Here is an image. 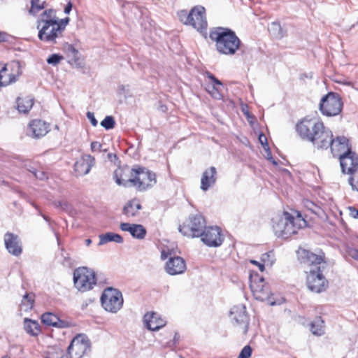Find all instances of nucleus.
Here are the masks:
<instances>
[{
    "mask_svg": "<svg viewBox=\"0 0 358 358\" xmlns=\"http://www.w3.org/2000/svg\"><path fill=\"white\" fill-rule=\"evenodd\" d=\"M296 129L303 139L312 142L317 149H327L329 138L333 136L317 118H304L296 124Z\"/></svg>",
    "mask_w": 358,
    "mask_h": 358,
    "instance_id": "nucleus-1",
    "label": "nucleus"
},
{
    "mask_svg": "<svg viewBox=\"0 0 358 358\" xmlns=\"http://www.w3.org/2000/svg\"><path fill=\"white\" fill-rule=\"evenodd\" d=\"M306 222L297 212L296 216H293L287 212L277 215L272 218V228L278 237L288 238L304 226Z\"/></svg>",
    "mask_w": 358,
    "mask_h": 358,
    "instance_id": "nucleus-2",
    "label": "nucleus"
},
{
    "mask_svg": "<svg viewBox=\"0 0 358 358\" xmlns=\"http://www.w3.org/2000/svg\"><path fill=\"white\" fill-rule=\"evenodd\" d=\"M210 38L215 43L217 50L225 55H234L241 45V41L236 33L228 28H214L210 32Z\"/></svg>",
    "mask_w": 358,
    "mask_h": 358,
    "instance_id": "nucleus-3",
    "label": "nucleus"
},
{
    "mask_svg": "<svg viewBox=\"0 0 358 358\" xmlns=\"http://www.w3.org/2000/svg\"><path fill=\"white\" fill-rule=\"evenodd\" d=\"M131 186L138 191H145L152 187L157 182L156 174L145 167L136 165L131 170Z\"/></svg>",
    "mask_w": 358,
    "mask_h": 358,
    "instance_id": "nucleus-4",
    "label": "nucleus"
},
{
    "mask_svg": "<svg viewBox=\"0 0 358 358\" xmlns=\"http://www.w3.org/2000/svg\"><path fill=\"white\" fill-rule=\"evenodd\" d=\"M206 227L204 217L201 214L191 215L188 219L178 227L179 231L184 236L195 238L202 234Z\"/></svg>",
    "mask_w": 358,
    "mask_h": 358,
    "instance_id": "nucleus-5",
    "label": "nucleus"
},
{
    "mask_svg": "<svg viewBox=\"0 0 358 358\" xmlns=\"http://www.w3.org/2000/svg\"><path fill=\"white\" fill-rule=\"evenodd\" d=\"M73 282L80 292L92 289L96 283L95 273L87 267H80L73 272Z\"/></svg>",
    "mask_w": 358,
    "mask_h": 358,
    "instance_id": "nucleus-6",
    "label": "nucleus"
},
{
    "mask_svg": "<svg viewBox=\"0 0 358 358\" xmlns=\"http://www.w3.org/2000/svg\"><path fill=\"white\" fill-rule=\"evenodd\" d=\"M343 105L341 97L338 94L329 92L321 99L319 109L324 115L336 116L341 112Z\"/></svg>",
    "mask_w": 358,
    "mask_h": 358,
    "instance_id": "nucleus-7",
    "label": "nucleus"
},
{
    "mask_svg": "<svg viewBox=\"0 0 358 358\" xmlns=\"http://www.w3.org/2000/svg\"><path fill=\"white\" fill-rule=\"evenodd\" d=\"M123 301L121 292L113 287L106 289L101 297L103 308L112 313H116L122 308Z\"/></svg>",
    "mask_w": 358,
    "mask_h": 358,
    "instance_id": "nucleus-8",
    "label": "nucleus"
},
{
    "mask_svg": "<svg viewBox=\"0 0 358 358\" xmlns=\"http://www.w3.org/2000/svg\"><path fill=\"white\" fill-rule=\"evenodd\" d=\"M38 29V37L48 43H57V39L62 37L63 33L56 21L46 20Z\"/></svg>",
    "mask_w": 358,
    "mask_h": 358,
    "instance_id": "nucleus-9",
    "label": "nucleus"
},
{
    "mask_svg": "<svg viewBox=\"0 0 358 358\" xmlns=\"http://www.w3.org/2000/svg\"><path fill=\"white\" fill-rule=\"evenodd\" d=\"M90 350V341L83 334H78L73 338L67 349L68 358H82Z\"/></svg>",
    "mask_w": 358,
    "mask_h": 358,
    "instance_id": "nucleus-10",
    "label": "nucleus"
},
{
    "mask_svg": "<svg viewBox=\"0 0 358 358\" xmlns=\"http://www.w3.org/2000/svg\"><path fill=\"white\" fill-rule=\"evenodd\" d=\"M323 270L321 266L316 269H309L306 282L308 289L315 293H320L324 291L328 287V281L323 275Z\"/></svg>",
    "mask_w": 358,
    "mask_h": 358,
    "instance_id": "nucleus-11",
    "label": "nucleus"
},
{
    "mask_svg": "<svg viewBox=\"0 0 358 358\" xmlns=\"http://www.w3.org/2000/svg\"><path fill=\"white\" fill-rule=\"evenodd\" d=\"M229 317L233 324L238 327L243 334L248 332L249 317L244 305L238 304L233 306L230 310Z\"/></svg>",
    "mask_w": 358,
    "mask_h": 358,
    "instance_id": "nucleus-12",
    "label": "nucleus"
},
{
    "mask_svg": "<svg viewBox=\"0 0 358 358\" xmlns=\"http://www.w3.org/2000/svg\"><path fill=\"white\" fill-rule=\"evenodd\" d=\"M199 237L201 241L209 247H218L224 241L221 230L217 227H206Z\"/></svg>",
    "mask_w": 358,
    "mask_h": 358,
    "instance_id": "nucleus-13",
    "label": "nucleus"
},
{
    "mask_svg": "<svg viewBox=\"0 0 358 358\" xmlns=\"http://www.w3.org/2000/svg\"><path fill=\"white\" fill-rule=\"evenodd\" d=\"M191 20L189 25L200 32L206 31L208 22L206 17V9L202 6H196L190 10Z\"/></svg>",
    "mask_w": 358,
    "mask_h": 358,
    "instance_id": "nucleus-14",
    "label": "nucleus"
},
{
    "mask_svg": "<svg viewBox=\"0 0 358 358\" xmlns=\"http://www.w3.org/2000/svg\"><path fill=\"white\" fill-rule=\"evenodd\" d=\"M20 69V66L18 62L5 65L0 71V86H6L15 83L21 73Z\"/></svg>",
    "mask_w": 358,
    "mask_h": 358,
    "instance_id": "nucleus-15",
    "label": "nucleus"
},
{
    "mask_svg": "<svg viewBox=\"0 0 358 358\" xmlns=\"http://www.w3.org/2000/svg\"><path fill=\"white\" fill-rule=\"evenodd\" d=\"M250 287L257 300L263 301L269 299L271 292L269 285L264 282L263 278H260L259 281L251 280Z\"/></svg>",
    "mask_w": 358,
    "mask_h": 358,
    "instance_id": "nucleus-16",
    "label": "nucleus"
},
{
    "mask_svg": "<svg viewBox=\"0 0 358 358\" xmlns=\"http://www.w3.org/2000/svg\"><path fill=\"white\" fill-rule=\"evenodd\" d=\"M50 131L49 124L41 120H33L27 128V136L32 138H40L45 136Z\"/></svg>",
    "mask_w": 358,
    "mask_h": 358,
    "instance_id": "nucleus-17",
    "label": "nucleus"
},
{
    "mask_svg": "<svg viewBox=\"0 0 358 358\" xmlns=\"http://www.w3.org/2000/svg\"><path fill=\"white\" fill-rule=\"evenodd\" d=\"M298 254L301 263L305 266H310V269H316L318 266H321L322 269L324 268L325 263L323 262L322 257L306 250H301L298 252Z\"/></svg>",
    "mask_w": 358,
    "mask_h": 358,
    "instance_id": "nucleus-18",
    "label": "nucleus"
},
{
    "mask_svg": "<svg viewBox=\"0 0 358 358\" xmlns=\"http://www.w3.org/2000/svg\"><path fill=\"white\" fill-rule=\"evenodd\" d=\"M332 137L329 138L328 148H331V152L334 157H340L341 155L350 152V148L348 145V140L345 136H338L336 139Z\"/></svg>",
    "mask_w": 358,
    "mask_h": 358,
    "instance_id": "nucleus-19",
    "label": "nucleus"
},
{
    "mask_svg": "<svg viewBox=\"0 0 358 358\" xmlns=\"http://www.w3.org/2000/svg\"><path fill=\"white\" fill-rule=\"evenodd\" d=\"M340 164L343 173L353 174L358 166V157L357 155L350 151L339 157Z\"/></svg>",
    "mask_w": 358,
    "mask_h": 358,
    "instance_id": "nucleus-20",
    "label": "nucleus"
},
{
    "mask_svg": "<svg viewBox=\"0 0 358 358\" xmlns=\"http://www.w3.org/2000/svg\"><path fill=\"white\" fill-rule=\"evenodd\" d=\"M4 243L8 252L14 255L19 256L22 252V244L18 236L7 232L4 235Z\"/></svg>",
    "mask_w": 358,
    "mask_h": 358,
    "instance_id": "nucleus-21",
    "label": "nucleus"
},
{
    "mask_svg": "<svg viewBox=\"0 0 358 358\" xmlns=\"http://www.w3.org/2000/svg\"><path fill=\"white\" fill-rule=\"evenodd\" d=\"M95 164V159L90 155H83L74 164V170L79 176H85L90 173Z\"/></svg>",
    "mask_w": 358,
    "mask_h": 358,
    "instance_id": "nucleus-22",
    "label": "nucleus"
},
{
    "mask_svg": "<svg viewBox=\"0 0 358 358\" xmlns=\"http://www.w3.org/2000/svg\"><path fill=\"white\" fill-rule=\"evenodd\" d=\"M165 270L171 275L181 274L186 270L185 262L180 257H170L166 264Z\"/></svg>",
    "mask_w": 358,
    "mask_h": 358,
    "instance_id": "nucleus-23",
    "label": "nucleus"
},
{
    "mask_svg": "<svg viewBox=\"0 0 358 358\" xmlns=\"http://www.w3.org/2000/svg\"><path fill=\"white\" fill-rule=\"evenodd\" d=\"M145 326L150 331H157L166 324V322L159 314L151 312L146 313L143 317Z\"/></svg>",
    "mask_w": 358,
    "mask_h": 358,
    "instance_id": "nucleus-24",
    "label": "nucleus"
},
{
    "mask_svg": "<svg viewBox=\"0 0 358 358\" xmlns=\"http://www.w3.org/2000/svg\"><path fill=\"white\" fill-rule=\"evenodd\" d=\"M208 78L211 83L206 85V90L215 99H221L222 97V90L223 85L220 80L216 78L212 73H207Z\"/></svg>",
    "mask_w": 358,
    "mask_h": 358,
    "instance_id": "nucleus-25",
    "label": "nucleus"
},
{
    "mask_svg": "<svg viewBox=\"0 0 358 358\" xmlns=\"http://www.w3.org/2000/svg\"><path fill=\"white\" fill-rule=\"evenodd\" d=\"M217 180V170L214 166H210L205 170L201 178V189L207 191L211 186L214 185Z\"/></svg>",
    "mask_w": 358,
    "mask_h": 358,
    "instance_id": "nucleus-26",
    "label": "nucleus"
},
{
    "mask_svg": "<svg viewBox=\"0 0 358 358\" xmlns=\"http://www.w3.org/2000/svg\"><path fill=\"white\" fill-rule=\"evenodd\" d=\"M120 228L122 231L129 232L132 237L140 240L143 239L147 233L145 228L141 224L122 222Z\"/></svg>",
    "mask_w": 358,
    "mask_h": 358,
    "instance_id": "nucleus-27",
    "label": "nucleus"
},
{
    "mask_svg": "<svg viewBox=\"0 0 358 358\" xmlns=\"http://www.w3.org/2000/svg\"><path fill=\"white\" fill-rule=\"evenodd\" d=\"M41 321L46 325L58 328L69 327L67 322L60 320L56 315L50 312L45 313L41 315Z\"/></svg>",
    "mask_w": 358,
    "mask_h": 358,
    "instance_id": "nucleus-28",
    "label": "nucleus"
},
{
    "mask_svg": "<svg viewBox=\"0 0 358 358\" xmlns=\"http://www.w3.org/2000/svg\"><path fill=\"white\" fill-rule=\"evenodd\" d=\"M142 208L140 203L136 200H132L126 203L123 208V213L127 217H135L138 210Z\"/></svg>",
    "mask_w": 358,
    "mask_h": 358,
    "instance_id": "nucleus-29",
    "label": "nucleus"
},
{
    "mask_svg": "<svg viewBox=\"0 0 358 358\" xmlns=\"http://www.w3.org/2000/svg\"><path fill=\"white\" fill-rule=\"evenodd\" d=\"M34 99L30 97L18 98L17 99V108L20 113H27L32 108Z\"/></svg>",
    "mask_w": 358,
    "mask_h": 358,
    "instance_id": "nucleus-30",
    "label": "nucleus"
},
{
    "mask_svg": "<svg viewBox=\"0 0 358 358\" xmlns=\"http://www.w3.org/2000/svg\"><path fill=\"white\" fill-rule=\"evenodd\" d=\"M111 241L121 243L123 242V238L120 235L112 232L101 234L99 236V245H104Z\"/></svg>",
    "mask_w": 358,
    "mask_h": 358,
    "instance_id": "nucleus-31",
    "label": "nucleus"
},
{
    "mask_svg": "<svg viewBox=\"0 0 358 358\" xmlns=\"http://www.w3.org/2000/svg\"><path fill=\"white\" fill-rule=\"evenodd\" d=\"M310 329L313 335L322 336L324 334V322L321 317H316L310 323Z\"/></svg>",
    "mask_w": 358,
    "mask_h": 358,
    "instance_id": "nucleus-32",
    "label": "nucleus"
},
{
    "mask_svg": "<svg viewBox=\"0 0 358 358\" xmlns=\"http://www.w3.org/2000/svg\"><path fill=\"white\" fill-rule=\"evenodd\" d=\"M125 177L126 174L124 169L118 168L115 170L113 173V178L118 185L123 187L131 186V182L129 181V179H125Z\"/></svg>",
    "mask_w": 358,
    "mask_h": 358,
    "instance_id": "nucleus-33",
    "label": "nucleus"
},
{
    "mask_svg": "<svg viewBox=\"0 0 358 358\" xmlns=\"http://www.w3.org/2000/svg\"><path fill=\"white\" fill-rule=\"evenodd\" d=\"M24 326L26 332L33 336L38 335L41 331L39 324L28 318L24 319Z\"/></svg>",
    "mask_w": 358,
    "mask_h": 358,
    "instance_id": "nucleus-34",
    "label": "nucleus"
},
{
    "mask_svg": "<svg viewBox=\"0 0 358 358\" xmlns=\"http://www.w3.org/2000/svg\"><path fill=\"white\" fill-rule=\"evenodd\" d=\"M35 295L33 293L25 294L22 299L20 304L21 310L27 312L32 309L34 303Z\"/></svg>",
    "mask_w": 358,
    "mask_h": 358,
    "instance_id": "nucleus-35",
    "label": "nucleus"
},
{
    "mask_svg": "<svg viewBox=\"0 0 358 358\" xmlns=\"http://www.w3.org/2000/svg\"><path fill=\"white\" fill-rule=\"evenodd\" d=\"M56 12L54 9H47L41 15V19L37 21V29H39L42 23H45L46 20H52L57 22Z\"/></svg>",
    "mask_w": 358,
    "mask_h": 358,
    "instance_id": "nucleus-36",
    "label": "nucleus"
},
{
    "mask_svg": "<svg viewBox=\"0 0 358 358\" xmlns=\"http://www.w3.org/2000/svg\"><path fill=\"white\" fill-rule=\"evenodd\" d=\"M268 31L271 35L275 38L280 39L285 35L281 25L277 22H273L270 24Z\"/></svg>",
    "mask_w": 358,
    "mask_h": 358,
    "instance_id": "nucleus-37",
    "label": "nucleus"
},
{
    "mask_svg": "<svg viewBox=\"0 0 358 358\" xmlns=\"http://www.w3.org/2000/svg\"><path fill=\"white\" fill-rule=\"evenodd\" d=\"M46 2L41 0H31V8L29 13L31 15H36L39 11L45 8Z\"/></svg>",
    "mask_w": 358,
    "mask_h": 358,
    "instance_id": "nucleus-38",
    "label": "nucleus"
},
{
    "mask_svg": "<svg viewBox=\"0 0 358 358\" xmlns=\"http://www.w3.org/2000/svg\"><path fill=\"white\" fill-rule=\"evenodd\" d=\"M275 255L272 251L264 253L261 256V262H263L265 266H271L275 262Z\"/></svg>",
    "mask_w": 358,
    "mask_h": 358,
    "instance_id": "nucleus-39",
    "label": "nucleus"
},
{
    "mask_svg": "<svg viewBox=\"0 0 358 358\" xmlns=\"http://www.w3.org/2000/svg\"><path fill=\"white\" fill-rule=\"evenodd\" d=\"M64 352L60 348H51L44 355V358H63Z\"/></svg>",
    "mask_w": 358,
    "mask_h": 358,
    "instance_id": "nucleus-40",
    "label": "nucleus"
},
{
    "mask_svg": "<svg viewBox=\"0 0 358 358\" xmlns=\"http://www.w3.org/2000/svg\"><path fill=\"white\" fill-rule=\"evenodd\" d=\"M63 59L64 57L59 54H52L47 58L46 62L49 64L57 66Z\"/></svg>",
    "mask_w": 358,
    "mask_h": 358,
    "instance_id": "nucleus-41",
    "label": "nucleus"
},
{
    "mask_svg": "<svg viewBox=\"0 0 358 358\" xmlns=\"http://www.w3.org/2000/svg\"><path fill=\"white\" fill-rule=\"evenodd\" d=\"M115 122L112 116H106L101 122V125L106 129H111L115 127Z\"/></svg>",
    "mask_w": 358,
    "mask_h": 358,
    "instance_id": "nucleus-42",
    "label": "nucleus"
},
{
    "mask_svg": "<svg viewBox=\"0 0 358 358\" xmlns=\"http://www.w3.org/2000/svg\"><path fill=\"white\" fill-rule=\"evenodd\" d=\"M180 20L185 24L189 25V21L191 20L190 12L187 13L186 10H182L178 13Z\"/></svg>",
    "mask_w": 358,
    "mask_h": 358,
    "instance_id": "nucleus-43",
    "label": "nucleus"
},
{
    "mask_svg": "<svg viewBox=\"0 0 358 358\" xmlns=\"http://www.w3.org/2000/svg\"><path fill=\"white\" fill-rule=\"evenodd\" d=\"M252 348L250 345H245L241 351L237 358H250L252 355Z\"/></svg>",
    "mask_w": 358,
    "mask_h": 358,
    "instance_id": "nucleus-44",
    "label": "nucleus"
},
{
    "mask_svg": "<svg viewBox=\"0 0 358 358\" xmlns=\"http://www.w3.org/2000/svg\"><path fill=\"white\" fill-rule=\"evenodd\" d=\"M352 176L349 178V183L352 186L353 189L358 192V171H355Z\"/></svg>",
    "mask_w": 358,
    "mask_h": 358,
    "instance_id": "nucleus-45",
    "label": "nucleus"
},
{
    "mask_svg": "<svg viewBox=\"0 0 358 358\" xmlns=\"http://www.w3.org/2000/svg\"><path fill=\"white\" fill-rule=\"evenodd\" d=\"M69 20H70V19L68 17H65L64 19H62V20H59V18L57 17V22L58 25L60 27L61 31L62 33L64 31L66 25L69 22Z\"/></svg>",
    "mask_w": 358,
    "mask_h": 358,
    "instance_id": "nucleus-46",
    "label": "nucleus"
},
{
    "mask_svg": "<svg viewBox=\"0 0 358 358\" xmlns=\"http://www.w3.org/2000/svg\"><path fill=\"white\" fill-rule=\"evenodd\" d=\"M91 150L92 152H96V151L106 152V149H103L102 145L97 141H94L91 143Z\"/></svg>",
    "mask_w": 358,
    "mask_h": 358,
    "instance_id": "nucleus-47",
    "label": "nucleus"
},
{
    "mask_svg": "<svg viewBox=\"0 0 358 358\" xmlns=\"http://www.w3.org/2000/svg\"><path fill=\"white\" fill-rule=\"evenodd\" d=\"M62 209L67 213H69L70 215H73L75 213V210L73 209L71 206L67 202V201H63Z\"/></svg>",
    "mask_w": 358,
    "mask_h": 358,
    "instance_id": "nucleus-48",
    "label": "nucleus"
},
{
    "mask_svg": "<svg viewBox=\"0 0 358 358\" xmlns=\"http://www.w3.org/2000/svg\"><path fill=\"white\" fill-rule=\"evenodd\" d=\"M87 117L90 121L92 126L96 127L98 124V122L94 117V113L88 111L87 113Z\"/></svg>",
    "mask_w": 358,
    "mask_h": 358,
    "instance_id": "nucleus-49",
    "label": "nucleus"
},
{
    "mask_svg": "<svg viewBox=\"0 0 358 358\" xmlns=\"http://www.w3.org/2000/svg\"><path fill=\"white\" fill-rule=\"evenodd\" d=\"M348 210L350 217L355 219L358 218V210L357 208L352 206H350L348 208Z\"/></svg>",
    "mask_w": 358,
    "mask_h": 358,
    "instance_id": "nucleus-50",
    "label": "nucleus"
},
{
    "mask_svg": "<svg viewBox=\"0 0 358 358\" xmlns=\"http://www.w3.org/2000/svg\"><path fill=\"white\" fill-rule=\"evenodd\" d=\"M34 176L40 180H44L47 178L46 173L43 171H33Z\"/></svg>",
    "mask_w": 358,
    "mask_h": 358,
    "instance_id": "nucleus-51",
    "label": "nucleus"
},
{
    "mask_svg": "<svg viewBox=\"0 0 358 358\" xmlns=\"http://www.w3.org/2000/svg\"><path fill=\"white\" fill-rule=\"evenodd\" d=\"M348 255H349L350 257H351L354 259L358 261V250L350 249L348 251Z\"/></svg>",
    "mask_w": 358,
    "mask_h": 358,
    "instance_id": "nucleus-52",
    "label": "nucleus"
},
{
    "mask_svg": "<svg viewBox=\"0 0 358 358\" xmlns=\"http://www.w3.org/2000/svg\"><path fill=\"white\" fill-rule=\"evenodd\" d=\"M250 262L254 264V265H256L258 266L259 269L262 272L264 271V268H265V265L263 262H259L256 260H250Z\"/></svg>",
    "mask_w": 358,
    "mask_h": 358,
    "instance_id": "nucleus-53",
    "label": "nucleus"
},
{
    "mask_svg": "<svg viewBox=\"0 0 358 358\" xmlns=\"http://www.w3.org/2000/svg\"><path fill=\"white\" fill-rule=\"evenodd\" d=\"M259 141L261 143V144L264 146V148H266V146L268 145L266 136L264 134H260L259 136Z\"/></svg>",
    "mask_w": 358,
    "mask_h": 358,
    "instance_id": "nucleus-54",
    "label": "nucleus"
},
{
    "mask_svg": "<svg viewBox=\"0 0 358 358\" xmlns=\"http://www.w3.org/2000/svg\"><path fill=\"white\" fill-rule=\"evenodd\" d=\"M72 7H73L72 3L71 1H69L64 8V13L66 14H69L71 12Z\"/></svg>",
    "mask_w": 358,
    "mask_h": 358,
    "instance_id": "nucleus-55",
    "label": "nucleus"
},
{
    "mask_svg": "<svg viewBox=\"0 0 358 358\" xmlns=\"http://www.w3.org/2000/svg\"><path fill=\"white\" fill-rule=\"evenodd\" d=\"M169 256V252H166V250H163L161 252V258L162 259H165L168 257Z\"/></svg>",
    "mask_w": 358,
    "mask_h": 358,
    "instance_id": "nucleus-56",
    "label": "nucleus"
},
{
    "mask_svg": "<svg viewBox=\"0 0 358 358\" xmlns=\"http://www.w3.org/2000/svg\"><path fill=\"white\" fill-rule=\"evenodd\" d=\"M62 203H63V201H55V202H54V205L57 208H62Z\"/></svg>",
    "mask_w": 358,
    "mask_h": 358,
    "instance_id": "nucleus-57",
    "label": "nucleus"
},
{
    "mask_svg": "<svg viewBox=\"0 0 358 358\" xmlns=\"http://www.w3.org/2000/svg\"><path fill=\"white\" fill-rule=\"evenodd\" d=\"M69 50L71 51L74 56L78 54V50H76L73 46L71 45L69 47Z\"/></svg>",
    "mask_w": 358,
    "mask_h": 358,
    "instance_id": "nucleus-58",
    "label": "nucleus"
},
{
    "mask_svg": "<svg viewBox=\"0 0 358 358\" xmlns=\"http://www.w3.org/2000/svg\"><path fill=\"white\" fill-rule=\"evenodd\" d=\"M178 339H179V335L177 333H176L175 336H174V338H173L174 342L175 343L178 342Z\"/></svg>",
    "mask_w": 358,
    "mask_h": 358,
    "instance_id": "nucleus-59",
    "label": "nucleus"
},
{
    "mask_svg": "<svg viewBox=\"0 0 358 358\" xmlns=\"http://www.w3.org/2000/svg\"><path fill=\"white\" fill-rule=\"evenodd\" d=\"M92 243V240L90 238H87L85 240V244L87 246H89Z\"/></svg>",
    "mask_w": 358,
    "mask_h": 358,
    "instance_id": "nucleus-60",
    "label": "nucleus"
},
{
    "mask_svg": "<svg viewBox=\"0 0 358 358\" xmlns=\"http://www.w3.org/2000/svg\"><path fill=\"white\" fill-rule=\"evenodd\" d=\"M268 159H270L273 164H275V165L277 164V162L275 160H273V158L271 157H269Z\"/></svg>",
    "mask_w": 358,
    "mask_h": 358,
    "instance_id": "nucleus-61",
    "label": "nucleus"
},
{
    "mask_svg": "<svg viewBox=\"0 0 358 358\" xmlns=\"http://www.w3.org/2000/svg\"><path fill=\"white\" fill-rule=\"evenodd\" d=\"M42 216H43V219H44L45 220H46V221H48V220H49V219H48V217L47 216H45V215H43Z\"/></svg>",
    "mask_w": 358,
    "mask_h": 358,
    "instance_id": "nucleus-62",
    "label": "nucleus"
},
{
    "mask_svg": "<svg viewBox=\"0 0 358 358\" xmlns=\"http://www.w3.org/2000/svg\"><path fill=\"white\" fill-rule=\"evenodd\" d=\"M181 358H183V357H181Z\"/></svg>",
    "mask_w": 358,
    "mask_h": 358,
    "instance_id": "nucleus-63",
    "label": "nucleus"
}]
</instances>
